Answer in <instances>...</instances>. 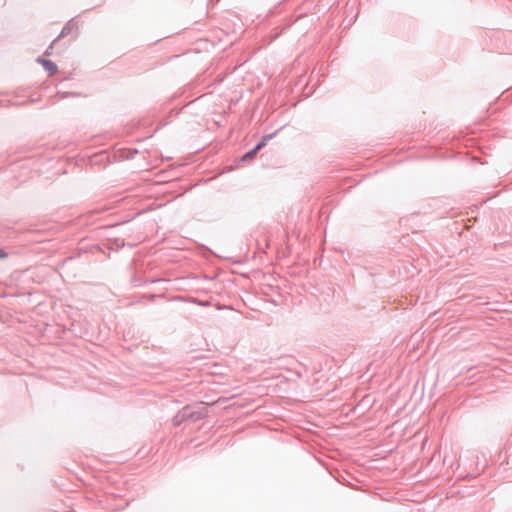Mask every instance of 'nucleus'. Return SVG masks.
<instances>
[{
    "mask_svg": "<svg viewBox=\"0 0 512 512\" xmlns=\"http://www.w3.org/2000/svg\"><path fill=\"white\" fill-rule=\"evenodd\" d=\"M201 417V414L198 412H192L190 407H184L181 412L174 417L175 425H178L182 419H192L198 420Z\"/></svg>",
    "mask_w": 512,
    "mask_h": 512,
    "instance_id": "obj_1",
    "label": "nucleus"
},
{
    "mask_svg": "<svg viewBox=\"0 0 512 512\" xmlns=\"http://www.w3.org/2000/svg\"><path fill=\"white\" fill-rule=\"evenodd\" d=\"M275 133H272V134H268V135H265L263 136L262 140L253 148L251 149L250 151H248L244 156H243V160H247V159H250L252 157H254L257 152L266 145L267 141L272 139L274 137Z\"/></svg>",
    "mask_w": 512,
    "mask_h": 512,
    "instance_id": "obj_2",
    "label": "nucleus"
},
{
    "mask_svg": "<svg viewBox=\"0 0 512 512\" xmlns=\"http://www.w3.org/2000/svg\"><path fill=\"white\" fill-rule=\"evenodd\" d=\"M37 62L41 63L43 65L44 69L47 70L50 73V75L57 72V69H58L57 65L54 62H52L51 60H47V59H43V58L39 57L37 59Z\"/></svg>",
    "mask_w": 512,
    "mask_h": 512,
    "instance_id": "obj_3",
    "label": "nucleus"
},
{
    "mask_svg": "<svg viewBox=\"0 0 512 512\" xmlns=\"http://www.w3.org/2000/svg\"><path fill=\"white\" fill-rule=\"evenodd\" d=\"M75 24L73 22V20H69L62 28L60 34L58 35V37L53 41L56 42L58 39L62 38V37H65L67 36L68 34H70V32L72 31V29L74 28Z\"/></svg>",
    "mask_w": 512,
    "mask_h": 512,
    "instance_id": "obj_4",
    "label": "nucleus"
},
{
    "mask_svg": "<svg viewBox=\"0 0 512 512\" xmlns=\"http://www.w3.org/2000/svg\"><path fill=\"white\" fill-rule=\"evenodd\" d=\"M5 257H7V253L3 249H0V259Z\"/></svg>",
    "mask_w": 512,
    "mask_h": 512,
    "instance_id": "obj_5",
    "label": "nucleus"
},
{
    "mask_svg": "<svg viewBox=\"0 0 512 512\" xmlns=\"http://www.w3.org/2000/svg\"><path fill=\"white\" fill-rule=\"evenodd\" d=\"M197 303H198V305H201V306H206V305H208V302H202V301H199V302H197Z\"/></svg>",
    "mask_w": 512,
    "mask_h": 512,
    "instance_id": "obj_6",
    "label": "nucleus"
}]
</instances>
